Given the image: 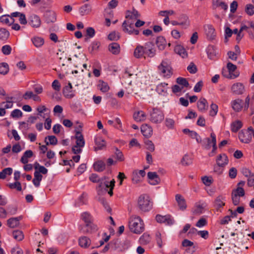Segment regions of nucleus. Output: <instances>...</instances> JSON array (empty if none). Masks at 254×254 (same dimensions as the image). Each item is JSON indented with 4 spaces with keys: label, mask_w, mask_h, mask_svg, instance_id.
<instances>
[{
    "label": "nucleus",
    "mask_w": 254,
    "mask_h": 254,
    "mask_svg": "<svg viewBox=\"0 0 254 254\" xmlns=\"http://www.w3.org/2000/svg\"><path fill=\"white\" fill-rule=\"evenodd\" d=\"M129 228L132 232L140 234L144 230L143 221L139 216H135L129 221Z\"/></svg>",
    "instance_id": "nucleus-1"
},
{
    "label": "nucleus",
    "mask_w": 254,
    "mask_h": 254,
    "mask_svg": "<svg viewBox=\"0 0 254 254\" xmlns=\"http://www.w3.org/2000/svg\"><path fill=\"white\" fill-rule=\"evenodd\" d=\"M115 181L114 179H112V180L109 181L108 177H104L100 179L98 188L101 190L104 189L106 191H108V189H109V190L108 192L110 196H112L113 194V190L115 187Z\"/></svg>",
    "instance_id": "nucleus-2"
},
{
    "label": "nucleus",
    "mask_w": 254,
    "mask_h": 254,
    "mask_svg": "<svg viewBox=\"0 0 254 254\" xmlns=\"http://www.w3.org/2000/svg\"><path fill=\"white\" fill-rule=\"evenodd\" d=\"M138 205L139 208L142 211H149L152 206V203L150 201L149 196L146 194L140 195L138 199Z\"/></svg>",
    "instance_id": "nucleus-3"
},
{
    "label": "nucleus",
    "mask_w": 254,
    "mask_h": 254,
    "mask_svg": "<svg viewBox=\"0 0 254 254\" xmlns=\"http://www.w3.org/2000/svg\"><path fill=\"white\" fill-rule=\"evenodd\" d=\"M150 121L154 124L161 123L164 119V115L162 111L157 108H153L150 112Z\"/></svg>",
    "instance_id": "nucleus-4"
},
{
    "label": "nucleus",
    "mask_w": 254,
    "mask_h": 254,
    "mask_svg": "<svg viewBox=\"0 0 254 254\" xmlns=\"http://www.w3.org/2000/svg\"><path fill=\"white\" fill-rule=\"evenodd\" d=\"M158 69L161 71L164 76L170 77L172 74V68L166 61H163L158 66Z\"/></svg>",
    "instance_id": "nucleus-5"
},
{
    "label": "nucleus",
    "mask_w": 254,
    "mask_h": 254,
    "mask_svg": "<svg viewBox=\"0 0 254 254\" xmlns=\"http://www.w3.org/2000/svg\"><path fill=\"white\" fill-rule=\"evenodd\" d=\"M231 90L233 94L241 95L245 92V87L243 83L236 82L232 85Z\"/></svg>",
    "instance_id": "nucleus-6"
},
{
    "label": "nucleus",
    "mask_w": 254,
    "mask_h": 254,
    "mask_svg": "<svg viewBox=\"0 0 254 254\" xmlns=\"http://www.w3.org/2000/svg\"><path fill=\"white\" fill-rule=\"evenodd\" d=\"M144 55L149 58H153L156 55V50L152 42H148L144 46Z\"/></svg>",
    "instance_id": "nucleus-7"
},
{
    "label": "nucleus",
    "mask_w": 254,
    "mask_h": 254,
    "mask_svg": "<svg viewBox=\"0 0 254 254\" xmlns=\"http://www.w3.org/2000/svg\"><path fill=\"white\" fill-rule=\"evenodd\" d=\"M238 137L240 141L244 143H249L252 140L251 133L247 130H242L239 132Z\"/></svg>",
    "instance_id": "nucleus-8"
},
{
    "label": "nucleus",
    "mask_w": 254,
    "mask_h": 254,
    "mask_svg": "<svg viewBox=\"0 0 254 254\" xmlns=\"http://www.w3.org/2000/svg\"><path fill=\"white\" fill-rule=\"evenodd\" d=\"M216 163L217 166H215L214 168V171H216L215 170L216 168L223 167L226 165L228 163V159L227 155L225 154H219L216 159Z\"/></svg>",
    "instance_id": "nucleus-9"
},
{
    "label": "nucleus",
    "mask_w": 254,
    "mask_h": 254,
    "mask_svg": "<svg viewBox=\"0 0 254 254\" xmlns=\"http://www.w3.org/2000/svg\"><path fill=\"white\" fill-rule=\"evenodd\" d=\"M22 216L10 218L7 220V225L11 228L18 227L20 224L19 221L22 220Z\"/></svg>",
    "instance_id": "nucleus-10"
},
{
    "label": "nucleus",
    "mask_w": 254,
    "mask_h": 254,
    "mask_svg": "<svg viewBox=\"0 0 254 254\" xmlns=\"http://www.w3.org/2000/svg\"><path fill=\"white\" fill-rule=\"evenodd\" d=\"M175 199L181 210L184 211L186 209L187 205L185 199L180 194H177L175 195Z\"/></svg>",
    "instance_id": "nucleus-11"
},
{
    "label": "nucleus",
    "mask_w": 254,
    "mask_h": 254,
    "mask_svg": "<svg viewBox=\"0 0 254 254\" xmlns=\"http://www.w3.org/2000/svg\"><path fill=\"white\" fill-rule=\"evenodd\" d=\"M79 229L84 233H89L96 231L97 228L96 225L93 224L92 222H90L88 226H87L86 225H85V226H80Z\"/></svg>",
    "instance_id": "nucleus-12"
},
{
    "label": "nucleus",
    "mask_w": 254,
    "mask_h": 254,
    "mask_svg": "<svg viewBox=\"0 0 254 254\" xmlns=\"http://www.w3.org/2000/svg\"><path fill=\"white\" fill-rule=\"evenodd\" d=\"M29 24L33 28H38L41 25V21L38 16L32 15L29 18Z\"/></svg>",
    "instance_id": "nucleus-13"
},
{
    "label": "nucleus",
    "mask_w": 254,
    "mask_h": 254,
    "mask_svg": "<svg viewBox=\"0 0 254 254\" xmlns=\"http://www.w3.org/2000/svg\"><path fill=\"white\" fill-rule=\"evenodd\" d=\"M156 220L157 222L167 223L168 225H172L174 223V220L170 215L162 216L158 214L156 216Z\"/></svg>",
    "instance_id": "nucleus-14"
},
{
    "label": "nucleus",
    "mask_w": 254,
    "mask_h": 254,
    "mask_svg": "<svg viewBox=\"0 0 254 254\" xmlns=\"http://www.w3.org/2000/svg\"><path fill=\"white\" fill-rule=\"evenodd\" d=\"M141 131L142 134L146 138L150 137L153 133L152 127L147 124H143L141 126Z\"/></svg>",
    "instance_id": "nucleus-15"
},
{
    "label": "nucleus",
    "mask_w": 254,
    "mask_h": 254,
    "mask_svg": "<svg viewBox=\"0 0 254 254\" xmlns=\"http://www.w3.org/2000/svg\"><path fill=\"white\" fill-rule=\"evenodd\" d=\"M243 101L242 99L238 98L231 102V106L233 109L236 112H240L242 109Z\"/></svg>",
    "instance_id": "nucleus-16"
},
{
    "label": "nucleus",
    "mask_w": 254,
    "mask_h": 254,
    "mask_svg": "<svg viewBox=\"0 0 254 254\" xmlns=\"http://www.w3.org/2000/svg\"><path fill=\"white\" fill-rule=\"evenodd\" d=\"M148 178L152 181L150 184L152 185H156L160 183V179L156 172H149L147 174Z\"/></svg>",
    "instance_id": "nucleus-17"
},
{
    "label": "nucleus",
    "mask_w": 254,
    "mask_h": 254,
    "mask_svg": "<svg viewBox=\"0 0 254 254\" xmlns=\"http://www.w3.org/2000/svg\"><path fill=\"white\" fill-rule=\"evenodd\" d=\"M205 34L209 40H213L215 37L214 28L210 25H207L204 27Z\"/></svg>",
    "instance_id": "nucleus-18"
},
{
    "label": "nucleus",
    "mask_w": 254,
    "mask_h": 254,
    "mask_svg": "<svg viewBox=\"0 0 254 254\" xmlns=\"http://www.w3.org/2000/svg\"><path fill=\"white\" fill-rule=\"evenodd\" d=\"M76 139V145L79 147H82L85 144V141L84 140L83 136L82 134L81 131H76V134L75 136Z\"/></svg>",
    "instance_id": "nucleus-19"
},
{
    "label": "nucleus",
    "mask_w": 254,
    "mask_h": 254,
    "mask_svg": "<svg viewBox=\"0 0 254 254\" xmlns=\"http://www.w3.org/2000/svg\"><path fill=\"white\" fill-rule=\"evenodd\" d=\"M197 108L201 112L206 111L208 108L207 100L204 98H201L197 102Z\"/></svg>",
    "instance_id": "nucleus-20"
},
{
    "label": "nucleus",
    "mask_w": 254,
    "mask_h": 254,
    "mask_svg": "<svg viewBox=\"0 0 254 254\" xmlns=\"http://www.w3.org/2000/svg\"><path fill=\"white\" fill-rule=\"evenodd\" d=\"M96 146L94 147V150L97 151L98 150L104 149L106 147L105 140L100 137L96 138L95 140Z\"/></svg>",
    "instance_id": "nucleus-21"
},
{
    "label": "nucleus",
    "mask_w": 254,
    "mask_h": 254,
    "mask_svg": "<svg viewBox=\"0 0 254 254\" xmlns=\"http://www.w3.org/2000/svg\"><path fill=\"white\" fill-rule=\"evenodd\" d=\"M45 17L48 23H54L56 21V13L54 11H47L45 12Z\"/></svg>",
    "instance_id": "nucleus-22"
},
{
    "label": "nucleus",
    "mask_w": 254,
    "mask_h": 254,
    "mask_svg": "<svg viewBox=\"0 0 254 254\" xmlns=\"http://www.w3.org/2000/svg\"><path fill=\"white\" fill-rule=\"evenodd\" d=\"M180 21V25L182 26L184 28H187L190 25V21L188 16L182 14L179 18Z\"/></svg>",
    "instance_id": "nucleus-23"
},
{
    "label": "nucleus",
    "mask_w": 254,
    "mask_h": 254,
    "mask_svg": "<svg viewBox=\"0 0 254 254\" xmlns=\"http://www.w3.org/2000/svg\"><path fill=\"white\" fill-rule=\"evenodd\" d=\"M127 20H125L122 24V29L123 31L125 32H130V30H128L127 28L126 27V26H128L130 28L131 27H133V24L135 20L133 19H130V18H126Z\"/></svg>",
    "instance_id": "nucleus-24"
},
{
    "label": "nucleus",
    "mask_w": 254,
    "mask_h": 254,
    "mask_svg": "<svg viewBox=\"0 0 254 254\" xmlns=\"http://www.w3.org/2000/svg\"><path fill=\"white\" fill-rule=\"evenodd\" d=\"M78 243L81 247L87 248L91 244V240L87 237L83 236L79 239Z\"/></svg>",
    "instance_id": "nucleus-25"
},
{
    "label": "nucleus",
    "mask_w": 254,
    "mask_h": 254,
    "mask_svg": "<svg viewBox=\"0 0 254 254\" xmlns=\"http://www.w3.org/2000/svg\"><path fill=\"white\" fill-rule=\"evenodd\" d=\"M94 169L97 172H102L106 168L105 162L102 160L95 162L93 164Z\"/></svg>",
    "instance_id": "nucleus-26"
},
{
    "label": "nucleus",
    "mask_w": 254,
    "mask_h": 254,
    "mask_svg": "<svg viewBox=\"0 0 254 254\" xmlns=\"http://www.w3.org/2000/svg\"><path fill=\"white\" fill-rule=\"evenodd\" d=\"M109 50L113 54L118 55L120 52V46L117 43H112L109 45Z\"/></svg>",
    "instance_id": "nucleus-27"
},
{
    "label": "nucleus",
    "mask_w": 254,
    "mask_h": 254,
    "mask_svg": "<svg viewBox=\"0 0 254 254\" xmlns=\"http://www.w3.org/2000/svg\"><path fill=\"white\" fill-rule=\"evenodd\" d=\"M166 41L163 36H159L157 38L156 44L159 50H164L166 47Z\"/></svg>",
    "instance_id": "nucleus-28"
},
{
    "label": "nucleus",
    "mask_w": 254,
    "mask_h": 254,
    "mask_svg": "<svg viewBox=\"0 0 254 254\" xmlns=\"http://www.w3.org/2000/svg\"><path fill=\"white\" fill-rule=\"evenodd\" d=\"M133 55L137 59L140 58L145 55L144 46H137L134 50Z\"/></svg>",
    "instance_id": "nucleus-29"
},
{
    "label": "nucleus",
    "mask_w": 254,
    "mask_h": 254,
    "mask_svg": "<svg viewBox=\"0 0 254 254\" xmlns=\"http://www.w3.org/2000/svg\"><path fill=\"white\" fill-rule=\"evenodd\" d=\"M146 114L142 111L135 112L133 114V119L136 122H142L146 119Z\"/></svg>",
    "instance_id": "nucleus-30"
},
{
    "label": "nucleus",
    "mask_w": 254,
    "mask_h": 254,
    "mask_svg": "<svg viewBox=\"0 0 254 254\" xmlns=\"http://www.w3.org/2000/svg\"><path fill=\"white\" fill-rule=\"evenodd\" d=\"M72 85L69 82L67 86H66L63 89V94L64 96L67 98H71L73 97V95L71 93Z\"/></svg>",
    "instance_id": "nucleus-31"
},
{
    "label": "nucleus",
    "mask_w": 254,
    "mask_h": 254,
    "mask_svg": "<svg viewBox=\"0 0 254 254\" xmlns=\"http://www.w3.org/2000/svg\"><path fill=\"white\" fill-rule=\"evenodd\" d=\"M91 11L92 7L89 4H85L79 8V12L82 15L89 14Z\"/></svg>",
    "instance_id": "nucleus-32"
},
{
    "label": "nucleus",
    "mask_w": 254,
    "mask_h": 254,
    "mask_svg": "<svg viewBox=\"0 0 254 254\" xmlns=\"http://www.w3.org/2000/svg\"><path fill=\"white\" fill-rule=\"evenodd\" d=\"M34 175V178L32 180V182L35 187H38L40 186L43 176L41 174H39V172H38V171H35Z\"/></svg>",
    "instance_id": "nucleus-33"
},
{
    "label": "nucleus",
    "mask_w": 254,
    "mask_h": 254,
    "mask_svg": "<svg viewBox=\"0 0 254 254\" xmlns=\"http://www.w3.org/2000/svg\"><path fill=\"white\" fill-rule=\"evenodd\" d=\"M127 13L126 16V18H130L134 20H136L140 16V14L135 9H133L132 11H127Z\"/></svg>",
    "instance_id": "nucleus-34"
},
{
    "label": "nucleus",
    "mask_w": 254,
    "mask_h": 254,
    "mask_svg": "<svg viewBox=\"0 0 254 254\" xmlns=\"http://www.w3.org/2000/svg\"><path fill=\"white\" fill-rule=\"evenodd\" d=\"M206 206L205 203L202 204L196 203L195 205V208L192 211L193 214L195 215H200L203 212L204 207Z\"/></svg>",
    "instance_id": "nucleus-35"
},
{
    "label": "nucleus",
    "mask_w": 254,
    "mask_h": 254,
    "mask_svg": "<svg viewBox=\"0 0 254 254\" xmlns=\"http://www.w3.org/2000/svg\"><path fill=\"white\" fill-rule=\"evenodd\" d=\"M224 198L221 195H219L216 197L214 201V207L218 209L219 208L223 207L225 203L223 202Z\"/></svg>",
    "instance_id": "nucleus-36"
},
{
    "label": "nucleus",
    "mask_w": 254,
    "mask_h": 254,
    "mask_svg": "<svg viewBox=\"0 0 254 254\" xmlns=\"http://www.w3.org/2000/svg\"><path fill=\"white\" fill-rule=\"evenodd\" d=\"M45 142L46 145L49 144L55 145L58 143V139L54 135H49L45 138Z\"/></svg>",
    "instance_id": "nucleus-37"
},
{
    "label": "nucleus",
    "mask_w": 254,
    "mask_h": 254,
    "mask_svg": "<svg viewBox=\"0 0 254 254\" xmlns=\"http://www.w3.org/2000/svg\"><path fill=\"white\" fill-rule=\"evenodd\" d=\"M98 87L100 91L104 93L108 92L110 89L108 83L102 80H99Z\"/></svg>",
    "instance_id": "nucleus-38"
},
{
    "label": "nucleus",
    "mask_w": 254,
    "mask_h": 254,
    "mask_svg": "<svg viewBox=\"0 0 254 254\" xmlns=\"http://www.w3.org/2000/svg\"><path fill=\"white\" fill-rule=\"evenodd\" d=\"M175 52L184 58L187 57V53L185 49L181 46L178 45L175 48Z\"/></svg>",
    "instance_id": "nucleus-39"
},
{
    "label": "nucleus",
    "mask_w": 254,
    "mask_h": 254,
    "mask_svg": "<svg viewBox=\"0 0 254 254\" xmlns=\"http://www.w3.org/2000/svg\"><path fill=\"white\" fill-rule=\"evenodd\" d=\"M32 41L34 46L37 48L41 47L44 44V40L43 38L35 37L32 39Z\"/></svg>",
    "instance_id": "nucleus-40"
},
{
    "label": "nucleus",
    "mask_w": 254,
    "mask_h": 254,
    "mask_svg": "<svg viewBox=\"0 0 254 254\" xmlns=\"http://www.w3.org/2000/svg\"><path fill=\"white\" fill-rule=\"evenodd\" d=\"M222 74L223 76L229 78V79H234L239 75V72L236 71L234 74L230 73L228 71L224 69H222Z\"/></svg>",
    "instance_id": "nucleus-41"
},
{
    "label": "nucleus",
    "mask_w": 254,
    "mask_h": 254,
    "mask_svg": "<svg viewBox=\"0 0 254 254\" xmlns=\"http://www.w3.org/2000/svg\"><path fill=\"white\" fill-rule=\"evenodd\" d=\"M243 124L241 121L237 120L231 124V130L234 132H236L242 127Z\"/></svg>",
    "instance_id": "nucleus-42"
},
{
    "label": "nucleus",
    "mask_w": 254,
    "mask_h": 254,
    "mask_svg": "<svg viewBox=\"0 0 254 254\" xmlns=\"http://www.w3.org/2000/svg\"><path fill=\"white\" fill-rule=\"evenodd\" d=\"M213 6L214 8L217 7H221V8L226 10L227 9V5L223 1H220V0H212Z\"/></svg>",
    "instance_id": "nucleus-43"
},
{
    "label": "nucleus",
    "mask_w": 254,
    "mask_h": 254,
    "mask_svg": "<svg viewBox=\"0 0 254 254\" xmlns=\"http://www.w3.org/2000/svg\"><path fill=\"white\" fill-rule=\"evenodd\" d=\"M12 234L14 239L18 241H21L24 239L23 233L20 230H14Z\"/></svg>",
    "instance_id": "nucleus-44"
},
{
    "label": "nucleus",
    "mask_w": 254,
    "mask_h": 254,
    "mask_svg": "<svg viewBox=\"0 0 254 254\" xmlns=\"http://www.w3.org/2000/svg\"><path fill=\"white\" fill-rule=\"evenodd\" d=\"M12 173L11 168H6L0 172V179H4L6 175H10Z\"/></svg>",
    "instance_id": "nucleus-45"
},
{
    "label": "nucleus",
    "mask_w": 254,
    "mask_h": 254,
    "mask_svg": "<svg viewBox=\"0 0 254 254\" xmlns=\"http://www.w3.org/2000/svg\"><path fill=\"white\" fill-rule=\"evenodd\" d=\"M9 71L8 64L6 63L0 64V74L2 75L6 74Z\"/></svg>",
    "instance_id": "nucleus-46"
},
{
    "label": "nucleus",
    "mask_w": 254,
    "mask_h": 254,
    "mask_svg": "<svg viewBox=\"0 0 254 254\" xmlns=\"http://www.w3.org/2000/svg\"><path fill=\"white\" fill-rule=\"evenodd\" d=\"M181 164L184 166H188L192 164V159L188 155H185L181 159Z\"/></svg>",
    "instance_id": "nucleus-47"
},
{
    "label": "nucleus",
    "mask_w": 254,
    "mask_h": 254,
    "mask_svg": "<svg viewBox=\"0 0 254 254\" xmlns=\"http://www.w3.org/2000/svg\"><path fill=\"white\" fill-rule=\"evenodd\" d=\"M81 218L86 223L87 226H88L89 225V223L91 222V216L87 212H83L81 214Z\"/></svg>",
    "instance_id": "nucleus-48"
},
{
    "label": "nucleus",
    "mask_w": 254,
    "mask_h": 254,
    "mask_svg": "<svg viewBox=\"0 0 254 254\" xmlns=\"http://www.w3.org/2000/svg\"><path fill=\"white\" fill-rule=\"evenodd\" d=\"M150 236L146 234H144L139 239V242L142 245H147L150 241Z\"/></svg>",
    "instance_id": "nucleus-49"
},
{
    "label": "nucleus",
    "mask_w": 254,
    "mask_h": 254,
    "mask_svg": "<svg viewBox=\"0 0 254 254\" xmlns=\"http://www.w3.org/2000/svg\"><path fill=\"white\" fill-rule=\"evenodd\" d=\"M100 42L98 41L93 42L88 48L89 52L91 54H93L95 51H97L100 46Z\"/></svg>",
    "instance_id": "nucleus-50"
},
{
    "label": "nucleus",
    "mask_w": 254,
    "mask_h": 254,
    "mask_svg": "<svg viewBox=\"0 0 254 254\" xmlns=\"http://www.w3.org/2000/svg\"><path fill=\"white\" fill-rule=\"evenodd\" d=\"M232 193L236 194V195L239 196H244L245 194V192L244 189L241 187H238L237 189L232 190Z\"/></svg>",
    "instance_id": "nucleus-51"
},
{
    "label": "nucleus",
    "mask_w": 254,
    "mask_h": 254,
    "mask_svg": "<svg viewBox=\"0 0 254 254\" xmlns=\"http://www.w3.org/2000/svg\"><path fill=\"white\" fill-rule=\"evenodd\" d=\"M120 38V33L116 31H113L110 33L108 36V38L110 41H117Z\"/></svg>",
    "instance_id": "nucleus-52"
},
{
    "label": "nucleus",
    "mask_w": 254,
    "mask_h": 254,
    "mask_svg": "<svg viewBox=\"0 0 254 254\" xmlns=\"http://www.w3.org/2000/svg\"><path fill=\"white\" fill-rule=\"evenodd\" d=\"M9 36V32L4 28L0 29V39L2 40H6Z\"/></svg>",
    "instance_id": "nucleus-53"
},
{
    "label": "nucleus",
    "mask_w": 254,
    "mask_h": 254,
    "mask_svg": "<svg viewBox=\"0 0 254 254\" xmlns=\"http://www.w3.org/2000/svg\"><path fill=\"white\" fill-rule=\"evenodd\" d=\"M0 21L2 23L11 25L14 23V20L12 17L9 19L6 15H3L0 17Z\"/></svg>",
    "instance_id": "nucleus-54"
},
{
    "label": "nucleus",
    "mask_w": 254,
    "mask_h": 254,
    "mask_svg": "<svg viewBox=\"0 0 254 254\" xmlns=\"http://www.w3.org/2000/svg\"><path fill=\"white\" fill-rule=\"evenodd\" d=\"M210 137L212 138V150L211 153L215 154L216 150L217 149L216 146V135L214 133L212 132L210 134Z\"/></svg>",
    "instance_id": "nucleus-55"
},
{
    "label": "nucleus",
    "mask_w": 254,
    "mask_h": 254,
    "mask_svg": "<svg viewBox=\"0 0 254 254\" xmlns=\"http://www.w3.org/2000/svg\"><path fill=\"white\" fill-rule=\"evenodd\" d=\"M144 143L145 144V147L146 149L149 150L151 152L154 151L155 146L151 140L146 139L144 140Z\"/></svg>",
    "instance_id": "nucleus-56"
},
{
    "label": "nucleus",
    "mask_w": 254,
    "mask_h": 254,
    "mask_svg": "<svg viewBox=\"0 0 254 254\" xmlns=\"http://www.w3.org/2000/svg\"><path fill=\"white\" fill-rule=\"evenodd\" d=\"M176 82L178 84L182 85V87H188L189 86V83L187 80L183 77H178L177 78Z\"/></svg>",
    "instance_id": "nucleus-57"
},
{
    "label": "nucleus",
    "mask_w": 254,
    "mask_h": 254,
    "mask_svg": "<svg viewBox=\"0 0 254 254\" xmlns=\"http://www.w3.org/2000/svg\"><path fill=\"white\" fill-rule=\"evenodd\" d=\"M245 12L250 16L254 14V5L252 4H248L246 5Z\"/></svg>",
    "instance_id": "nucleus-58"
},
{
    "label": "nucleus",
    "mask_w": 254,
    "mask_h": 254,
    "mask_svg": "<svg viewBox=\"0 0 254 254\" xmlns=\"http://www.w3.org/2000/svg\"><path fill=\"white\" fill-rule=\"evenodd\" d=\"M115 155L116 156V158L119 161L122 162L124 161L125 158L123 153L117 148H116Z\"/></svg>",
    "instance_id": "nucleus-59"
},
{
    "label": "nucleus",
    "mask_w": 254,
    "mask_h": 254,
    "mask_svg": "<svg viewBox=\"0 0 254 254\" xmlns=\"http://www.w3.org/2000/svg\"><path fill=\"white\" fill-rule=\"evenodd\" d=\"M141 181V177H140L138 174V172L137 171H135L133 172L132 174V182L133 184H137L139 183Z\"/></svg>",
    "instance_id": "nucleus-60"
},
{
    "label": "nucleus",
    "mask_w": 254,
    "mask_h": 254,
    "mask_svg": "<svg viewBox=\"0 0 254 254\" xmlns=\"http://www.w3.org/2000/svg\"><path fill=\"white\" fill-rule=\"evenodd\" d=\"M210 111L209 112L210 116L212 117L215 116L218 112V106L215 104H211L210 105Z\"/></svg>",
    "instance_id": "nucleus-61"
},
{
    "label": "nucleus",
    "mask_w": 254,
    "mask_h": 254,
    "mask_svg": "<svg viewBox=\"0 0 254 254\" xmlns=\"http://www.w3.org/2000/svg\"><path fill=\"white\" fill-rule=\"evenodd\" d=\"M165 125L168 128L173 129L175 126V122L173 119L167 118L165 120Z\"/></svg>",
    "instance_id": "nucleus-62"
},
{
    "label": "nucleus",
    "mask_w": 254,
    "mask_h": 254,
    "mask_svg": "<svg viewBox=\"0 0 254 254\" xmlns=\"http://www.w3.org/2000/svg\"><path fill=\"white\" fill-rule=\"evenodd\" d=\"M187 70L190 73L192 74L195 73L197 71L196 66L192 62L190 63L189 65L188 66Z\"/></svg>",
    "instance_id": "nucleus-63"
},
{
    "label": "nucleus",
    "mask_w": 254,
    "mask_h": 254,
    "mask_svg": "<svg viewBox=\"0 0 254 254\" xmlns=\"http://www.w3.org/2000/svg\"><path fill=\"white\" fill-rule=\"evenodd\" d=\"M9 187L11 189H15L18 191H21L22 190L21 184L20 182L16 181L14 183H11L8 185Z\"/></svg>",
    "instance_id": "nucleus-64"
}]
</instances>
